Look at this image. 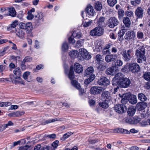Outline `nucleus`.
I'll list each match as a JSON object with an SVG mask.
<instances>
[{"label":"nucleus","instance_id":"38","mask_svg":"<svg viewBox=\"0 0 150 150\" xmlns=\"http://www.w3.org/2000/svg\"><path fill=\"white\" fill-rule=\"evenodd\" d=\"M57 119H49L48 120H47L45 121H43L42 123V125H46L47 124L50 123L54 122H55L56 121H57Z\"/></svg>","mask_w":150,"mask_h":150},{"label":"nucleus","instance_id":"19","mask_svg":"<svg viewBox=\"0 0 150 150\" xmlns=\"http://www.w3.org/2000/svg\"><path fill=\"white\" fill-rule=\"evenodd\" d=\"M115 54H110L106 55L105 57V60L107 63H109L114 61L116 58Z\"/></svg>","mask_w":150,"mask_h":150},{"label":"nucleus","instance_id":"9","mask_svg":"<svg viewBox=\"0 0 150 150\" xmlns=\"http://www.w3.org/2000/svg\"><path fill=\"white\" fill-rule=\"evenodd\" d=\"M135 36V32L133 30H130L126 33L124 38L126 40L129 41L134 40Z\"/></svg>","mask_w":150,"mask_h":150},{"label":"nucleus","instance_id":"40","mask_svg":"<svg viewBox=\"0 0 150 150\" xmlns=\"http://www.w3.org/2000/svg\"><path fill=\"white\" fill-rule=\"evenodd\" d=\"M85 72L86 74L88 75L92 74L93 72V69L92 67H88L85 71Z\"/></svg>","mask_w":150,"mask_h":150},{"label":"nucleus","instance_id":"4","mask_svg":"<svg viewBox=\"0 0 150 150\" xmlns=\"http://www.w3.org/2000/svg\"><path fill=\"white\" fill-rule=\"evenodd\" d=\"M104 33V29L101 27H97L90 32V34L92 36H100Z\"/></svg>","mask_w":150,"mask_h":150},{"label":"nucleus","instance_id":"26","mask_svg":"<svg viewBox=\"0 0 150 150\" xmlns=\"http://www.w3.org/2000/svg\"><path fill=\"white\" fill-rule=\"evenodd\" d=\"M115 67L112 66L108 68L106 71V73L108 74L113 75L115 73Z\"/></svg>","mask_w":150,"mask_h":150},{"label":"nucleus","instance_id":"21","mask_svg":"<svg viewBox=\"0 0 150 150\" xmlns=\"http://www.w3.org/2000/svg\"><path fill=\"white\" fill-rule=\"evenodd\" d=\"M74 69L75 71L77 73H80L83 71V67L81 65L78 63H75Z\"/></svg>","mask_w":150,"mask_h":150},{"label":"nucleus","instance_id":"58","mask_svg":"<svg viewBox=\"0 0 150 150\" xmlns=\"http://www.w3.org/2000/svg\"><path fill=\"white\" fill-rule=\"evenodd\" d=\"M134 124H136L138 123L141 121V119L138 117H136L133 118Z\"/></svg>","mask_w":150,"mask_h":150},{"label":"nucleus","instance_id":"51","mask_svg":"<svg viewBox=\"0 0 150 150\" xmlns=\"http://www.w3.org/2000/svg\"><path fill=\"white\" fill-rule=\"evenodd\" d=\"M32 60V58L29 56H27L24 59L22 62L23 63H25L27 62L31 61Z\"/></svg>","mask_w":150,"mask_h":150},{"label":"nucleus","instance_id":"7","mask_svg":"<svg viewBox=\"0 0 150 150\" xmlns=\"http://www.w3.org/2000/svg\"><path fill=\"white\" fill-rule=\"evenodd\" d=\"M124 78L123 75L122 73H118L113 79L112 85L114 86H117L118 82L120 81Z\"/></svg>","mask_w":150,"mask_h":150},{"label":"nucleus","instance_id":"14","mask_svg":"<svg viewBox=\"0 0 150 150\" xmlns=\"http://www.w3.org/2000/svg\"><path fill=\"white\" fill-rule=\"evenodd\" d=\"M130 95V93H127L123 95L121 101L122 105H127V107H128V104L127 103L129 101V98Z\"/></svg>","mask_w":150,"mask_h":150},{"label":"nucleus","instance_id":"22","mask_svg":"<svg viewBox=\"0 0 150 150\" xmlns=\"http://www.w3.org/2000/svg\"><path fill=\"white\" fill-rule=\"evenodd\" d=\"M7 9L8 14L6 15L7 16H11L12 17H15L16 16V12L14 8H8Z\"/></svg>","mask_w":150,"mask_h":150},{"label":"nucleus","instance_id":"48","mask_svg":"<svg viewBox=\"0 0 150 150\" xmlns=\"http://www.w3.org/2000/svg\"><path fill=\"white\" fill-rule=\"evenodd\" d=\"M84 40L81 39L77 41L76 43V47H79L83 45Z\"/></svg>","mask_w":150,"mask_h":150},{"label":"nucleus","instance_id":"32","mask_svg":"<svg viewBox=\"0 0 150 150\" xmlns=\"http://www.w3.org/2000/svg\"><path fill=\"white\" fill-rule=\"evenodd\" d=\"M105 18L103 17H100L97 22V24L98 25L103 26L105 25Z\"/></svg>","mask_w":150,"mask_h":150},{"label":"nucleus","instance_id":"36","mask_svg":"<svg viewBox=\"0 0 150 150\" xmlns=\"http://www.w3.org/2000/svg\"><path fill=\"white\" fill-rule=\"evenodd\" d=\"M100 106L104 108H106L108 107V101H105L99 103Z\"/></svg>","mask_w":150,"mask_h":150},{"label":"nucleus","instance_id":"64","mask_svg":"<svg viewBox=\"0 0 150 150\" xmlns=\"http://www.w3.org/2000/svg\"><path fill=\"white\" fill-rule=\"evenodd\" d=\"M42 147L40 144H38L35 146L33 150H41Z\"/></svg>","mask_w":150,"mask_h":150},{"label":"nucleus","instance_id":"17","mask_svg":"<svg viewBox=\"0 0 150 150\" xmlns=\"http://www.w3.org/2000/svg\"><path fill=\"white\" fill-rule=\"evenodd\" d=\"M147 106V103L145 102H139L136 105V108L139 111H141L145 109Z\"/></svg>","mask_w":150,"mask_h":150},{"label":"nucleus","instance_id":"41","mask_svg":"<svg viewBox=\"0 0 150 150\" xmlns=\"http://www.w3.org/2000/svg\"><path fill=\"white\" fill-rule=\"evenodd\" d=\"M24 113L25 112L24 111H17L13 112L14 117H19L24 115Z\"/></svg>","mask_w":150,"mask_h":150},{"label":"nucleus","instance_id":"57","mask_svg":"<svg viewBox=\"0 0 150 150\" xmlns=\"http://www.w3.org/2000/svg\"><path fill=\"white\" fill-rule=\"evenodd\" d=\"M104 63H103L102 64H100L97 67L98 69H100L101 70H103L105 69L106 67L105 65L104 64Z\"/></svg>","mask_w":150,"mask_h":150},{"label":"nucleus","instance_id":"23","mask_svg":"<svg viewBox=\"0 0 150 150\" xmlns=\"http://www.w3.org/2000/svg\"><path fill=\"white\" fill-rule=\"evenodd\" d=\"M33 29V26L31 22H28L26 23L25 31L27 33L30 34Z\"/></svg>","mask_w":150,"mask_h":150},{"label":"nucleus","instance_id":"15","mask_svg":"<svg viewBox=\"0 0 150 150\" xmlns=\"http://www.w3.org/2000/svg\"><path fill=\"white\" fill-rule=\"evenodd\" d=\"M144 10L141 7H137L135 13L136 16L138 18H142L143 16Z\"/></svg>","mask_w":150,"mask_h":150},{"label":"nucleus","instance_id":"18","mask_svg":"<svg viewBox=\"0 0 150 150\" xmlns=\"http://www.w3.org/2000/svg\"><path fill=\"white\" fill-rule=\"evenodd\" d=\"M14 74V78L16 79H20V76L21 75V69L19 67L16 68L13 71Z\"/></svg>","mask_w":150,"mask_h":150},{"label":"nucleus","instance_id":"16","mask_svg":"<svg viewBox=\"0 0 150 150\" xmlns=\"http://www.w3.org/2000/svg\"><path fill=\"white\" fill-rule=\"evenodd\" d=\"M101 97L103 100L108 102L110 100L111 98L110 93L108 91L103 92L101 95Z\"/></svg>","mask_w":150,"mask_h":150},{"label":"nucleus","instance_id":"10","mask_svg":"<svg viewBox=\"0 0 150 150\" xmlns=\"http://www.w3.org/2000/svg\"><path fill=\"white\" fill-rule=\"evenodd\" d=\"M127 108V105L122 104L116 105L114 107V109L117 112L119 113H122L125 111Z\"/></svg>","mask_w":150,"mask_h":150},{"label":"nucleus","instance_id":"2","mask_svg":"<svg viewBox=\"0 0 150 150\" xmlns=\"http://www.w3.org/2000/svg\"><path fill=\"white\" fill-rule=\"evenodd\" d=\"M145 54V49L142 47L136 50L135 55L137 57L139 58L137 60L138 63H142L143 61H146V59Z\"/></svg>","mask_w":150,"mask_h":150},{"label":"nucleus","instance_id":"3","mask_svg":"<svg viewBox=\"0 0 150 150\" xmlns=\"http://www.w3.org/2000/svg\"><path fill=\"white\" fill-rule=\"evenodd\" d=\"M122 56L123 60L127 62L129 61L132 58L133 55L132 49H129L127 51L123 50L122 52Z\"/></svg>","mask_w":150,"mask_h":150},{"label":"nucleus","instance_id":"1","mask_svg":"<svg viewBox=\"0 0 150 150\" xmlns=\"http://www.w3.org/2000/svg\"><path fill=\"white\" fill-rule=\"evenodd\" d=\"M68 76L69 78L71 80V83L72 85L76 88L79 90V95L80 96L83 95L84 92V90L82 89H79V88L80 87V84L76 80H73L74 78L73 71V66H71L70 71L69 73L68 74Z\"/></svg>","mask_w":150,"mask_h":150},{"label":"nucleus","instance_id":"20","mask_svg":"<svg viewBox=\"0 0 150 150\" xmlns=\"http://www.w3.org/2000/svg\"><path fill=\"white\" fill-rule=\"evenodd\" d=\"M86 13L89 15L93 16L94 13V10L93 7L90 4H88L86 8Z\"/></svg>","mask_w":150,"mask_h":150},{"label":"nucleus","instance_id":"12","mask_svg":"<svg viewBox=\"0 0 150 150\" xmlns=\"http://www.w3.org/2000/svg\"><path fill=\"white\" fill-rule=\"evenodd\" d=\"M98 83L100 85L107 86L109 84L110 81L106 77H103L98 80Z\"/></svg>","mask_w":150,"mask_h":150},{"label":"nucleus","instance_id":"45","mask_svg":"<svg viewBox=\"0 0 150 150\" xmlns=\"http://www.w3.org/2000/svg\"><path fill=\"white\" fill-rule=\"evenodd\" d=\"M68 45L66 42L63 43L62 46V50L63 51H67L68 49Z\"/></svg>","mask_w":150,"mask_h":150},{"label":"nucleus","instance_id":"53","mask_svg":"<svg viewBox=\"0 0 150 150\" xmlns=\"http://www.w3.org/2000/svg\"><path fill=\"white\" fill-rule=\"evenodd\" d=\"M73 134V133L71 132H68L67 133L64 134L63 136V138L64 139V140H65L69 137L70 136V135Z\"/></svg>","mask_w":150,"mask_h":150},{"label":"nucleus","instance_id":"31","mask_svg":"<svg viewBox=\"0 0 150 150\" xmlns=\"http://www.w3.org/2000/svg\"><path fill=\"white\" fill-rule=\"evenodd\" d=\"M96 63L98 64H102L105 63V62L101 59V55L100 54H97L96 56Z\"/></svg>","mask_w":150,"mask_h":150},{"label":"nucleus","instance_id":"54","mask_svg":"<svg viewBox=\"0 0 150 150\" xmlns=\"http://www.w3.org/2000/svg\"><path fill=\"white\" fill-rule=\"evenodd\" d=\"M46 137L49 139H54L56 137V135L55 134L47 135Z\"/></svg>","mask_w":150,"mask_h":150},{"label":"nucleus","instance_id":"59","mask_svg":"<svg viewBox=\"0 0 150 150\" xmlns=\"http://www.w3.org/2000/svg\"><path fill=\"white\" fill-rule=\"evenodd\" d=\"M126 121L129 124H134V122H133V118H127L126 120Z\"/></svg>","mask_w":150,"mask_h":150},{"label":"nucleus","instance_id":"37","mask_svg":"<svg viewBox=\"0 0 150 150\" xmlns=\"http://www.w3.org/2000/svg\"><path fill=\"white\" fill-rule=\"evenodd\" d=\"M95 76L94 75H92L88 79L85 80V84H89L95 79Z\"/></svg>","mask_w":150,"mask_h":150},{"label":"nucleus","instance_id":"28","mask_svg":"<svg viewBox=\"0 0 150 150\" xmlns=\"http://www.w3.org/2000/svg\"><path fill=\"white\" fill-rule=\"evenodd\" d=\"M138 99L140 101L143 102L146 101L147 98L145 95L143 93H140L138 95Z\"/></svg>","mask_w":150,"mask_h":150},{"label":"nucleus","instance_id":"27","mask_svg":"<svg viewBox=\"0 0 150 150\" xmlns=\"http://www.w3.org/2000/svg\"><path fill=\"white\" fill-rule=\"evenodd\" d=\"M136 112V110L134 108L131 106L129 107L127 111V113L129 116H132L134 115Z\"/></svg>","mask_w":150,"mask_h":150},{"label":"nucleus","instance_id":"56","mask_svg":"<svg viewBox=\"0 0 150 150\" xmlns=\"http://www.w3.org/2000/svg\"><path fill=\"white\" fill-rule=\"evenodd\" d=\"M30 74V72L26 71L23 73V77L25 79H27L28 78V76H29Z\"/></svg>","mask_w":150,"mask_h":150},{"label":"nucleus","instance_id":"47","mask_svg":"<svg viewBox=\"0 0 150 150\" xmlns=\"http://www.w3.org/2000/svg\"><path fill=\"white\" fill-rule=\"evenodd\" d=\"M13 125V123L11 121H9L6 124H4L1 126L3 128V130H4L8 126H12Z\"/></svg>","mask_w":150,"mask_h":150},{"label":"nucleus","instance_id":"29","mask_svg":"<svg viewBox=\"0 0 150 150\" xmlns=\"http://www.w3.org/2000/svg\"><path fill=\"white\" fill-rule=\"evenodd\" d=\"M16 35L20 38H22L24 37L25 33L21 29H18L16 31Z\"/></svg>","mask_w":150,"mask_h":150},{"label":"nucleus","instance_id":"42","mask_svg":"<svg viewBox=\"0 0 150 150\" xmlns=\"http://www.w3.org/2000/svg\"><path fill=\"white\" fill-rule=\"evenodd\" d=\"M143 77L144 79L145 80L147 81H150V72H146L143 75Z\"/></svg>","mask_w":150,"mask_h":150},{"label":"nucleus","instance_id":"55","mask_svg":"<svg viewBox=\"0 0 150 150\" xmlns=\"http://www.w3.org/2000/svg\"><path fill=\"white\" fill-rule=\"evenodd\" d=\"M131 2L132 5L134 6H136L140 3L141 0H135V1H131Z\"/></svg>","mask_w":150,"mask_h":150},{"label":"nucleus","instance_id":"44","mask_svg":"<svg viewBox=\"0 0 150 150\" xmlns=\"http://www.w3.org/2000/svg\"><path fill=\"white\" fill-rule=\"evenodd\" d=\"M144 33L141 31H138L137 33V36L139 39H142L144 37Z\"/></svg>","mask_w":150,"mask_h":150},{"label":"nucleus","instance_id":"34","mask_svg":"<svg viewBox=\"0 0 150 150\" xmlns=\"http://www.w3.org/2000/svg\"><path fill=\"white\" fill-rule=\"evenodd\" d=\"M95 8L98 11H100L102 8V5L99 1H98L95 4Z\"/></svg>","mask_w":150,"mask_h":150},{"label":"nucleus","instance_id":"39","mask_svg":"<svg viewBox=\"0 0 150 150\" xmlns=\"http://www.w3.org/2000/svg\"><path fill=\"white\" fill-rule=\"evenodd\" d=\"M122 61L120 59H117L115 62V65L117 67H120L123 65Z\"/></svg>","mask_w":150,"mask_h":150},{"label":"nucleus","instance_id":"63","mask_svg":"<svg viewBox=\"0 0 150 150\" xmlns=\"http://www.w3.org/2000/svg\"><path fill=\"white\" fill-rule=\"evenodd\" d=\"M59 141L56 140L52 144V146L54 148H57L58 145Z\"/></svg>","mask_w":150,"mask_h":150},{"label":"nucleus","instance_id":"33","mask_svg":"<svg viewBox=\"0 0 150 150\" xmlns=\"http://www.w3.org/2000/svg\"><path fill=\"white\" fill-rule=\"evenodd\" d=\"M78 55V52L75 50L71 51L69 52V55L71 57L74 58H76Z\"/></svg>","mask_w":150,"mask_h":150},{"label":"nucleus","instance_id":"25","mask_svg":"<svg viewBox=\"0 0 150 150\" xmlns=\"http://www.w3.org/2000/svg\"><path fill=\"white\" fill-rule=\"evenodd\" d=\"M43 15L42 13L39 11L37 12V14L35 16L36 20L37 21L42 20V21H43L44 20Z\"/></svg>","mask_w":150,"mask_h":150},{"label":"nucleus","instance_id":"62","mask_svg":"<svg viewBox=\"0 0 150 150\" xmlns=\"http://www.w3.org/2000/svg\"><path fill=\"white\" fill-rule=\"evenodd\" d=\"M52 146H50L48 145L42 147L41 149V150H51Z\"/></svg>","mask_w":150,"mask_h":150},{"label":"nucleus","instance_id":"24","mask_svg":"<svg viewBox=\"0 0 150 150\" xmlns=\"http://www.w3.org/2000/svg\"><path fill=\"white\" fill-rule=\"evenodd\" d=\"M130 98L129 99V102L132 104H135L137 102V99L136 96L134 95L130 94Z\"/></svg>","mask_w":150,"mask_h":150},{"label":"nucleus","instance_id":"60","mask_svg":"<svg viewBox=\"0 0 150 150\" xmlns=\"http://www.w3.org/2000/svg\"><path fill=\"white\" fill-rule=\"evenodd\" d=\"M28 15L27 16V18L29 20H31L34 17V15L30 13V12H28Z\"/></svg>","mask_w":150,"mask_h":150},{"label":"nucleus","instance_id":"35","mask_svg":"<svg viewBox=\"0 0 150 150\" xmlns=\"http://www.w3.org/2000/svg\"><path fill=\"white\" fill-rule=\"evenodd\" d=\"M79 52L81 55L79 59L83 61L84 60V49H80L79 50Z\"/></svg>","mask_w":150,"mask_h":150},{"label":"nucleus","instance_id":"52","mask_svg":"<svg viewBox=\"0 0 150 150\" xmlns=\"http://www.w3.org/2000/svg\"><path fill=\"white\" fill-rule=\"evenodd\" d=\"M18 24V21L17 20H15L11 23L10 28H14Z\"/></svg>","mask_w":150,"mask_h":150},{"label":"nucleus","instance_id":"6","mask_svg":"<svg viewBox=\"0 0 150 150\" xmlns=\"http://www.w3.org/2000/svg\"><path fill=\"white\" fill-rule=\"evenodd\" d=\"M119 23V21L117 18L115 17H112L108 20L107 24L109 27L112 28L117 25Z\"/></svg>","mask_w":150,"mask_h":150},{"label":"nucleus","instance_id":"13","mask_svg":"<svg viewBox=\"0 0 150 150\" xmlns=\"http://www.w3.org/2000/svg\"><path fill=\"white\" fill-rule=\"evenodd\" d=\"M102 91V88L99 86H93L90 90L91 93L93 94H100Z\"/></svg>","mask_w":150,"mask_h":150},{"label":"nucleus","instance_id":"43","mask_svg":"<svg viewBox=\"0 0 150 150\" xmlns=\"http://www.w3.org/2000/svg\"><path fill=\"white\" fill-rule=\"evenodd\" d=\"M107 2L111 6H113L117 2L116 0H107Z\"/></svg>","mask_w":150,"mask_h":150},{"label":"nucleus","instance_id":"61","mask_svg":"<svg viewBox=\"0 0 150 150\" xmlns=\"http://www.w3.org/2000/svg\"><path fill=\"white\" fill-rule=\"evenodd\" d=\"M118 13L119 17H122L124 15V11L121 9H119L118 11Z\"/></svg>","mask_w":150,"mask_h":150},{"label":"nucleus","instance_id":"5","mask_svg":"<svg viewBox=\"0 0 150 150\" xmlns=\"http://www.w3.org/2000/svg\"><path fill=\"white\" fill-rule=\"evenodd\" d=\"M81 37V34L79 30L74 31L71 37L69 38V41L70 43L74 44L75 42V40L74 38L79 39Z\"/></svg>","mask_w":150,"mask_h":150},{"label":"nucleus","instance_id":"30","mask_svg":"<svg viewBox=\"0 0 150 150\" xmlns=\"http://www.w3.org/2000/svg\"><path fill=\"white\" fill-rule=\"evenodd\" d=\"M123 22L127 27H129L131 24V21L129 18L127 17L124 18Z\"/></svg>","mask_w":150,"mask_h":150},{"label":"nucleus","instance_id":"8","mask_svg":"<svg viewBox=\"0 0 150 150\" xmlns=\"http://www.w3.org/2000/svg\"><path fill=\"white\" fill-rule=\"evenodd\" d=\"M130 83L131 81L129 79L124 78L120 81L118 82L117 85L122 87L127 88L129 86Z\"/></svg>","mask_w":150,"mask_h":150},{"label":"nucleus","instance_id":"49","mask_svg":"<svg viewBox=\"0 0 150 150\" xmlns=\"http://www.w3.org/2000/svg\"><path fill=\"white\" fill-rule=\"evenodd\" d=\"M91 54L87 51L85 50V59L88 60L91 59Z\"/></svg>","mask_w":150,"mask_h":150},{"label":"nucleus","instance_id":"11","mask_svg":"<svg viewBox=\"0 0 150 150\" xmlns=\"http://www.w3.org/2000/svg\"><path fill=\"white\" fill-rule=\"evenodd\" d=\"M128 67L129 71L133 73L138 72L140 70V67L139 65L136 63H131L130 64Z\"/></svg>","mask_w":150,"mask_h":150},{"label":"nucleus","instance_id":"46","mask_svg":"<svg viewBox=\"0 0 150 150\" xmlns=\"http://www.w3.org/2000/svg\"><path fill=\"white\" fill-rule=\"evenodd\" d=\"M93 21L91 20H86L85 21V27H88L91 25Z\"/></svg>","mask_w":150,"mask_h":150},{"label":"nucleus","instance_id":"50","mask_svg":"<svg viewBox=\"0 0 150 150\" xmlns=\"http://www.w3.org/2000/svg\"><path fill=\"white\" fill-rule=\"evenodd\" d=\"M11 104V102H1L0 105L1 106L0 107H6L7 106L10 105Z\"/></svg>","mask_w":150,"mask_h":150}]
</instances>
